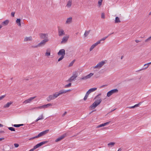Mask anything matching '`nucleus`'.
Masks as SVG:
<instances>
[{
  "label": "nucleus",
  "instance_id": "obj_34",
  "mask_svg": "<svg viewBox=\"0 0 151 151\" xmlns=\"http://www.w3.org/2000/svg\"><path fill=\"white\" fill-rule=\"evenodd\" d=\"M101 99H100L99 100H97L96 101H95V102H96V103H97L99 105L101 103Z\"/></svg>",
  "mask_w": 151,
  "mask_h": 151
},
{
  "label": "nucleus",
  "instance_id": "obj_33",
  "mask_svg": "<svg viewBox=\"0 0 151 151\" xmlns=\"http://www.w3.org/2000/svg\"><path fill=\"white\" fill-rule=\"evenodd\" d=\"M24 125L23 124H14L13 126L15 127H18L20 126H22Z\"/></svg>",
  "mask_w": 151,
  "mask_h": 151
},
{
  "label": "nucleus",
  "instance_id": "obj_39",
  "mask_svg": "<svg viewBox=\"0 0 151 151\" xmlns=\"http://www.w3.org/2000/svg\"><path fill=\"white\" fill-rule=\"evenodd\" d=\"M8 129L11 131H15V129L14 128L12 127H9Z\"/></svg>",
  "mask_w": 151,
  "mask_h": 151
},
{
  "label": "nucleus",
  "instance_id": "obj_14",
  "mask_svg": "<svg viewBox=\"0 0 151 151\" xmlns=\"http://www.w3.org/2000/svg\"><path fill=\"white\" fill-rule=\"evenodd\" d=\"M69 37V36L63 37L62 40L61 41V43L62 44L65 43L67 42Z\"/></svg>",
  "mask_w": 151,
  "mask_h": 151
},
{
  "label": "nucleus",
  "instance_id": "obj_7",
  "mask_svg": "<svg viewBox=\"0 0 151 151\" xmlns=\"http://www.w3.org/2000/svg\"><path fill=\"white\" fill-rule=\"evenodd\" d=\"M58 35L60 37H62L65 35V33L64 30L60 28H58Z\"/></svg>",
  "mask_w": 151,
  "mask_h": 151
},
{
  "label": "nucleus",
  "instance_id": "obj_4",
  "mask_svg": "<svg viewBox=\"0 0 151 151\" xmlns=\"http://www.w3.org/2000/svg\"><path fill=\"white\" fill-rule=\"evenodd\" d=\"M77 76V73L75 72L73 73V76L70 77L67 81V82H71L76 79Z\"/></svg>",
  "mask_w": 151,
  "mask_h": 151
},
{
  "label": "nucleus",
  "instance_id": "obj_45",
  "mask_svg": "<svg viewBox=\"0 0 151 151\" xmlns=\"http://www.w3.org/2000/svg\"><path fill=\"white\" fill-rule=\"evenodd\" d=\"M38 118L40 120H42L43 119L44 117L43 114H42Z\"/></svg>",
  "mask_w": 151,
  "mask_h": 151
},
{
  "label": "nucleus",
  "instance_id": "obj_2",
  "mask_svg": "<svg viewBox=\"0 0 151 151\" xmlns=\"http://www.w3.org/2000/svg\"><path fill=\"white\" fill-rule=\"evenodd\" d=\"M106 62L104 61H102L100 62H99L98 63L97 65L93 67V68L94 69H96L97 68H101L105 63H106Z\"/></svg>",
  "mask_w": 151,
  "mask_h": 151
},
{
  "label": "nucleus",
  "instance_id": "obj_61",
  "mask_svg": "<svg viewBox=\"0 0 151 151\" xmlns=\"http://www.w3.org/2000/svg\"><path fill=\"white\" fill-rule=\"evenodd\" d=\"M3 132H4V131H1L0 132V133H3Z\"/></svg>",
  "mask_w": 151,
  "mask_h": 151
},
{
  "label": "nucleus",
  "instance_id": "obj_38",
  "mask_svg": "<svg viewBox=\"0 0 151 151\" xmlns=\"http://www.w3.org/2000/svg\"><path fill=\"white\" fill-rule=\"evenodd\" d=\"M75 60H73V61H72L69 64V67H70L72 66V65H73V64L75 62Z\"/></svg>",
  "mask_w": 151,
  "mask_h": 151
},
{
  "label": "nucleus",
  "instance_id": "obj_42",
  "mask_svg": "<svg viewBox=\"0 0 151 151\" xmlns=\"http://www.w3.org/2000/svg\"><path fill=\"white\" fill-rule=\"evenodd\" d=\"M38 47H39V46H38V44L37 45L35 46L32 45L31 46V47L32 48H37Z\"/></svg>",
  "mask_w": 151,
  "mask_h": 151
},
{
  "label": "nucleus",
  "instance_id": "obj_63",
  "mask_svg": "<svg viewBox=\"0 0 151 151\" xmlns=\"http://www.w3.org/2000/svg\"><path fill=\"white\" fill-rule=\"evenodd\" d=\"M2 25L0 24V29L2 27Z\"/></svg>",
  "mask_w": 151,
  "mask_h": 151
},
{
  "label": "nucleus",
  "instance_id": "obj_20",
  "mask_svg": "<svg viewBox=\"0 0 151 151\" xmlns=\"http://www.w3.org/2000/svg\"><path fill=\"white\" fill-rule=\"evenodd\" d=\"M12 103L13 102L12 101H10V102H8L6 104L4 105L3 107L4 108H8Z\"/></svg>",
  "mask_w": 151,
  "mask_h": 151
},
{
  "label": "nucleus",
  "instance_id": "obj_44",
  "mask_svg": "<svg viewBox=\"0 0 151 151\" xmlns=\"http://www.w3.org/2000/svg\"><path fill=\"white\" fill-rule=\"evenodd\" d=\"M36 109H44L43 105L42 106H39L36 107Z\"/></svg>",
  "mask_w": 151,
  "mask_h": 151
},
{
  "label": "nucleus",
  "instance_id": "obj_50",
  "mask_svg": "<svg viewBox=\"0 0 151 151\" xmlns=\"http://www.w3.org/2000/svg\"><path fill=\"white\" fill-rule=\"evenodd\" d=\"M15 12H12L11 13V15L12 17H14V16Z\"/></svg>",
  "mask_w": 151,
  "mask_h": 151
},
{
  "label": "nucleus",
  "instance_id": "obj_10",
  "mask_svg": "<svg viewBox=\"0 0 151 151\" xmlns=\"http://www.w3.org/2000/svg\"><path fill=\"white\" fill-rule=\"evenodd\" d=\"M40 37L42 39H48V35L47 34L41 33L39 34Z\"/></svg>",
  "mask_w": 151,
  "mask_h": 151
},
{
  "label": "nucleus",
  "instance_id": "obj_43",
  "mask_svg": "<svg viewBox=\"0 0 151 151\" xmlns=\"http://www.w3.org/2000/svg\"><path fill=\"white\" fill-rule=\"evenodd\" d=\"M151 40V36H150V37H148L147 39L146 40H145V42H148L149 41H150Z\"/></svg>",
  "mask_w": 151,
  "mask_h": 151
},
{
  "label": "nucleus",
  "instance_id": "obj_49",
  "mask_svg": "<svg viewBox=\"0 0 151 151\" xmlns=\"http://www.w3.org/2000/svg\"><path fill=\"white\" fill-rule=\"evenodd\" d=\"M88 96H87V95H86L84 98V99H83L85 101L88 98Z\"/></svg>",
  "mask_w": 151,
  "mask_h": 151
},
{
  "label": "nucleus",
  "instance_id": "obj_5",
  "mask_svg": "<svg viewBox=\"0 0 151 151\" xmlns=\"http://www.w3.org/2000/svg\"><path fill=\"white\" fill-rule=\"evenodd\" d=\"M93 75V73H91L86 76L82 77L80 79L81 80H86L90 78Z\"/></svg>",
  "mask_w": 151,
  "mask_h": 151
},
{
  "label": "nucleus",
  "instance_id": "obj_19",
  "mask_svg": "<svg viewBox=\"0 0 151 151\" xmlns=\"http://www.w3.org/2000/svg\"><path fill=\"white\" fill-rule=\"evenodd\" d=\"M32 38L31 36L29 37H25L24 41V42H27L29 41H32Z\"/></svg>",
  "mask_w": 151,
  "mask_h": 151
},
{
  "label": "nucleus",
  "instance_id": "obj_28",
  "mask_svg": "<svg viewBox=\"0 0 151 151\" xmlns=\"http://www.w3.org/2000/svg\"><path fill=\"white\" fill-rule=\"evenodd\" d=\"M139 104H135V105L131 106H129L127 107L128 108H129V109H133L134 108L136 107H137L139 106Z\"/></svg>",
  "mask_w": 151,
  "mask_h": 151
},
{
  "label": "nucleus",
  "instance_id": "obj_60",
  "mask_svg": "<svg viewBox=\"0 0 151 151\" xmlns=\"http://www.w3.org/2000/svg\"><path fill=\"white\" fill-rule=\"evenodd\" d=\"M4 138H0V141L2 139H4Z\"/></svg>",
  "mask_w": 151,
  "mask_h": 151
},
{
  "label": "nucleus",
  "instance_id": "obj_27",
  "mask_svg": "<svg viewBox=\"0 0 151 151\" xmlns=\"http://www.w3.org/2000/svg\"><path fill=\"white\" fill-rule=\"evenodd\" d=\"M90 30L86 31L84 34V36L85 37H87L89 34Z\"/></svg>",
  "mask_w": 151,
  "mask_h": 151
},
{
  "label": "nucleus",
  "instance_id": "obj_1",
  "mask_svg": "<svg viewBox=\"0 0 151 151\" xmlns=\"http://www.w3.org/2000/svg\"><path fill=\"white\" fill-rule=\"evenodd\" d=\"M49 131V129H47V130L43 131L40 133L39 134H38L37 136L31 138L30 139H34L35 138H37L41 137L47 134L48 132Z\"/></svg>",
  "mask_w": 151,
  "mask_h": 151
},
{
  "label": "nucleus",
  "instance_id": "obj_25",
  "mask_svg": "<svg viewBox=\"0 0 151 151\" xmlns=\"http://www.w3.org/2000/svg\"><path fill=\"white\" fill-rule=\"evenodd\" d=\"M72 5V1L69 0L68 2L66 5V6L70 8L71 7Z\"/></svg>",
  "mask_w": 151,
  "mask_h": 151
},
{
  "label": "nucleus",
  "instance_id": "obj_57",
  "mask_svg": "<svg viewBox=\"0 0 151 151\" xmlns=\"http://www.w3.org/2000/svg\"><path fill=\"white\" fill-rule=\"evenodd\" d=\"M39 120H40L38 118L35 121V122H37Z\"/></svg>",
  "mask_w": 151,
  "mask_h": 151
},
{
  "label": "nucleus",
  "instance_id": "obj_17",
  "mask_svg": "<svg viewBox=\"0 0 151 151\" xmlns=\"http://www.w3.org/2000/svg\"><path fill=\"white\" fill-rule=\"evenodd\" d=\"M72 17H70L67 19L65 22L66 24H69L71 23L72 22Z\"/></svg>",
  "mask_w": 151,
  "mask_h": 151
},
{
  "label": "nucleus",
  "instance_id": "obj_3",
  "mask_svg": "<svg viewBox=\"0 0 151 151\" xmlns=\"http://www.w3.org/2000/svg\"><path fill=\"white\" fill-rule=\"evenodd\" d=\"M118 91L117 89H112L108 92L107 94V96L109 97L111 96L113 94L115 93H117Z\"/></svg>",
  "mask_w": 151,
  "mask_h": 151
},
{
  "label": "nucleus",
  "instance_id": "obj_30",
  "mask_svg": "<svg viewBox=\"0 0 151 151\" xmlns=\"http://www.w3.org/2000/svg\"><path fill=\"white\" fill-rule=\"evenodd\" d=\"M96 46V45L95 43L94 44H93V45H92L91 46V47L90 48L89 51H91L93 50V49L94 47H95Z\"/></svg>",
  "mask_w": 151,
  "mask_h": 151
},
{
  "label": "nucleus",
  "instance_id": "obj_29",
  "mask_svg": "<svg viewBox=\"0 0 151 151\" xmlns=\"http://www.w3.org/2000/svg\"><path fill=\"white\" fill-rule=\"evenodd\" d=\"M121 21L119 18L118 17H116L115 18V23H118L120 22Z\"/></svg>",
  "mask_w": 151,
  "mask_h": 151
},
{
  "label": "nucleus",
  "instance_id": "obj_23",
  "mask_svg": "<svg viewBox=\"0 0 151 151\" xmlns=\"http://www.w3.org/2000/svg\"><path fill=\"white\" fill-rule=\"evenodd\" d=\"M16 23L19 26L21 27V19H17L16 20Z\"/></svg>",
  "mask_w": 151,
  "mask_h": 151
},
{
  "label": "nucleus",
  "instance_id": "obj_21",
  "mask_svg": "<svg viewBox=\"0 0 151 151\" xmlns=\"http://www.w3.org/2000/svg\"><path fill=\"white\" fill-rule=\"evenodd\" d=\"M99 105L96 103V102H94L93 104L91 106V108L92 109H94L96 108Z\"/></svg>",
  "mask_w": 151,
  "mask_h": 151
},
{
  "label": "nucleus",
  "instance_id": "obj_46",
  "mask_svg": "<svg viewBox=\"0 0 151 151\" xmlns=\"http://www.w3.org/2000/svg\"><path fill=\"white\" fill-rule=\"evenodd\" d=\"M148 68V66H147V67H146L145 68H142L140 70H139L138 71H141L142 70H145L146 69H147Z\"/></svg>",
  "mask_w": 151,
  "mask_h": 151
},
{
  "label": "nucleus",
  "instance_id": "obj_47",
  "mask_svg": "<svg viewBox=\"0 0 151 151\" xmlns=\"http://www.w3.org/2000/svg\"><path fill=\"white\" fill-rule=\"evenodd\" d=\"M64 57L61 56V57L58 59V61L59 62L62 60L64 58Z\"/></svg>",
  "mask_w": 151,
  "mask_h": 151
},
{
  "label": "nucleus",
  "instance_id": "obj_22",
  "mask_svg": "<svg viewBox=\"0 0 151 151\" xmlns=\"http://www.w3.org/2000/svg\"><path fill=\"white\" fill-rule=\"evenodd\" d=\"M9 21L8 20H6L3 22H2L1 23V25L3 26H6L7 25L8 23H9Z\"/></svg>",
  "mask_w": 151,
  "mask_h": 151
},
{
  "label": "nucleus",
  "instance_id": "obj_64",
  "mask_svg": "<svg viewBox=\"0 0 151 151\" xmlns=\"http://www.w3.org/2000/svg\"><path fill=\"white\" fill-rule=\"evenodd\" d=\"M149 15H151V11L149 13Z\"/></svg>",
  "mask_w": 151,
  "mask_h": 151
},
{
  "label": "nucleus",
  "instance_id": "obj_12",
  "mask_svg": "<svg viewBox=\"0 0 151 151\" xmlns=\"http://www.w3.org/2000/svg\"><path fill=\"white\" fill-rule=\"evenodd\" d=\"M67 136L66 134H63V135H62L60 137H59L57 139H56L55 141L56 142H58L59 141H60L62 139H63V138H64L65 137H66Z\"/></svg>",
  "mask_w": 151,
  "mask_h": 151
},
{
  "label": "nucleus",
  "instance_id": "obj_11",
  "mask_svg": "<svg viewBox=\"0 0 151 151\" xmlns=\"http://www.w3.org/2000/svg\"><path fill=\"white\" fill-rule=\"evenodd\" d=\"M58 55H61L62 56L64 57L65 55V51L64 49L60 50L58 53Z\"/></svg>",
  "mask_w": 151,
  "mask_h": 151
},
{
  "label": "nucleus",
  "instance_id": "obj_6",
  "mask_svg": "<svg viewBox=\"0 0 151 151\" xmlns=\"http://www.w3.org/2000/svg\"><path fill=\"white\" fill-rule=\"evenodd\" d=\"M49 40L48 39H46L43 40L38 44V46H39V47H40L46 44V43Z\"/></svg>",
  "mask_w": 151,
  "mask_h": 151
},
{
  "label": "nucleus",
  "instance_id": "obj_55",
  "mask_svg": "<svg viewBox=\"0 0 151 151\" xmlns=\"http://www.w3.org/2000/svg\"><path fill=\"white\" fill-rule=\"evenodd\" d=\"M35 149H36V148H35V147H34L33 148L31 149L29 151H33Z\"/></svg>",
  "mask_w": 151,
  "mask_h": 151
},
{
  "label": "nucleus",
  "instance_id": "obj_41",
  "mask_svg": "<svg viewBox=\"0 0 151 151\" xmlns=\"http://www.w3.org/2000/svg\"><path fill=\"white\" fill-rule=\"evenodd\" d=\"M101 40H99L95 44L97 46L99 44L101 43Z\"/></svg>",
  "mask_w": 151,
  "mask_h": 151
},
{
  "label": "nucleus",
  "instance_id": "obj_13",
  "mask_svg": "<svg viewBox=\"0 0 151 151\" xmlns=\"http://www.w3.org/2000/svg\"><path fill=\"white\" fill-rule=\"evenodd\" d=\"M47 141H43L42 142H40V143L37 144L36 145H35V148L37 149V148L39 147L40 146H42V145L46 143H47Z\"/></svg>",
  "mask_w": 151,
  "mask_h": 151
},
{
  "label": "nucleus",
  "instance_id": "obj_36",
  "mask_svg": "<svg viewBox=\"0 0 151 151\" xmlns=\"http://www.w3.org/2000/svg\"><path fill=\"white\" fill-rule=\"evenodd\" d=\"M71 83H69L68 84L65 85V88L69 87L71 86Z\"/></svg>",
  "mask_w": 151,
  "mask_h": 151
},
{
  "label": "nucleus",
  "instance_id": "obj_48",
  "mask_svg": "<svg viewBox=\"0 0 151 151\" xmlns=\"http://www.w3.org/2000/svg\"><path fill=\"white\" fill-rule=\"evenodd\" d=\"M5 95H4L0 96V101L3 99L5 97Z\"/></svg>",
  "mask_w": 151,
  "mask_h": 151
},
{
  "label": "nucleus",
  "instance_id": "obj_53",
  "mask_svg": "<svg viewBox=\"0 0 151 151\" xmlns=\"http://www.w3.org/2000/svg\"><path fill=\"white\" fill-rule=\"evenodd\" d=\"M90 93V92L89 91H88L86 93V95H87V96H88L89 94Z\"/></svg>",
  "mask_w": 151,
  "mask_h": 151
},
{
  "label": "nucleus",
  "instance_id": "obj_37",
  "mask_svg": "<svg viewBox=\"0 0 151 151\" xmlns=\"http://www.w3.org/2000/svg\"><path fill=\"white\" fill-rule=\"evenodd\" d=\"M115 144L114 142H111L108 144V146H109L111 145V146H113Z\"/></svg>",
  "mask_w": 151,
  "mask_h": 151
},
{
  "label": "nucleus",
  "instance_id": "obj_15",
  "mask_svg": "<svg viewBox=\"0 0 151 151\" xmlns=\"http://www.w3.org/2000/svg\"><path fill=\"white\" fill-rule=\"evenodd\" d=\"M51 50L50 48H47L46 50L45 55L47 57H49L50 55Z\"/></svg>",
  "mask_w": 151,
  "mask_h": 151
},
{
  "label": "nucleus",
  "instance_id": "obj_32",
  "mask_svg": "<svg viewBox=\"0 0 151 151\" xmlns=\"http://www.w3.org/2000/svg\"><path fill=\"white\" fill-rule=\"evenodd\" d=\"M97 88H93L90 89L88 91L91 93V92L94 91L96 90H97Z\"/></svg>",
  "mask_w": 151,
  "mask_h": 151
},
{
  "label": "nucleus",
  "instance_id": "obj_9",
  "mask_svg": "<svg viewBox=\"0 0 151 151\" xmlns=\"http://www.w3.org/2000/svg\"><path fill=\"white\" fill-rule=\"evenodd\" d=\"M71 91V90L70 89L68 90H65L64 89H62L59 91L58 92V93L59 94V95H60L63 94H65L67 92H70Z\"/></svg>",
  "mask_w": 151,
  "mask_h": 151
},
{
  "label": "nucleus",
  "instance_id": "obj_59",
  "mask_svg": "<svg viewBox=\"0 0 151 151\" xmlns=\"http://www.w3.org/2000/svg\"><path fill=\"white\" fill-rule=\"evenodd\" d=\"M36 109V107H34V108H33L32 109V110H33L34 109Z\"/></svg>",
  "mask_w": 151,
  "mask_h": 151
},
{
  "label": "nucleus",
  "instance_id": "obj_40",
  "mask_svg": "<svg viewBox=\"0 0 151 151\" xmlns=\"http://www.w3.org/2000/svg\"><path fill=\"white\" fill-rule=\"evenodd\" d=\"M101 18L103 19H104L105 18V14L104 12L101 13Z\"/></svg>",
  "mask_w": 151,
  "mask_h": 151
},
{
  "label": "nucleus",
  "instance_id": "obj_31",
  "mask_svg": "<svg viewBox=\"0 0 151 151\" xmlns=\"http://www.w3.org/2000/svg\"><path fill=\"white\" fill-rule=\"evenodd\" d=\"M111 34H109V35L107 36V37H103V38L101 39V43H103L104 42V40L107 38Z\"/></svg>",
  "mask_w": 151,
  "mask_h": 151
},
{
  "label": "nucleus",
  "instance_id": "obj_24",
  "mask_svg": "<svg viewBox=\"0 0 151 151\" xmlns=\"http://www.w3.org/2000/svg\"><path fill=\"white\" fill-rule=\"evenodd\" d=\"M44 109L47 108L49 106H52V104L50 103L48 104H46L43 105Z\"/></svg>",
  "mask_w": 151,
  "mask_h": 151
},
{
  "label": "nucleus",
  "instance_id": "obj_52",
  "mask_svg": "<svg viewBox=\"0 0 151 151\" xmlns=\"http://www.w3.org/2000/svg\"><path fill=\"white\" fill-rule=\"evenodd\" d=\"M67 114V112L65 111L64 112V113L62 114V116L64 117Z\"/></svg>",
  "mask_w": 151,
  "mask_h": 151
},
{
  "label": "nucleus",
  "instance_id": "obj_56",
  "mask_svg": "<svg viewBox=\"0 0 151 151\" xmlns=\"http://www.w3.org/2000/svg\"><path fill=\"white\" fill-rule=\"evenodd\" d=\"M135 42H136V43H138L139 42H140V41H139V40H135Z\"/></svg>",
  "mask_w": 151,
  "mask_h": 151
},
{
  "label": "nucleus",
  "instance_id": "obj_58",
  "mask_svg": "<svg viewBox=\"0 0 151 151\" xmlns=\"http://www.w3.org/2000/svg\"><path fill=\"white\" fill-rule=\"evenodd\" d=\"M3 125L1 124H0V127H3Z\"/></svg>",
  "mask_w": 151,
  "mask_h": 151
},
{
  "label": "nucleus",
  "instance_id": "obj_26",
  "mask_svg": "<svg viewBox=\"0 0 151 151\" xmlns=\"http://www.w3.org/2000/svg\"><path fill=\"white\" fill-rule=\"evenodd\" d=\"M54 99L57 98L58 96H59L58 92H55L54 93L52 94Z\"/></svg>",
  "mask_w": 151,
  "mask_h": 151
},
{
  "label": "nucleus",
  "instance_id": "obj_62",
  "mask_svg": "<svg viewBox=\"0 0 151 151\" xmlns=\"http://www.w3.org/2000/svg\"><path fill=\"white\" fill-rule=\"evenodd\" d=\"M124 57L123 56H122L121 57V59H123V58Z\"/></svg>",
  "mask_w": 151,
  "mask_h": 151
},
{
  "label": "nucleus",
  "instance_id": "obj_51",
  "mask_svg": "<svg viewBox=\"0 0 151 151\" xmlns=\"http://www.w3.org/2000/svg\"><path fill=\"white\" fill-rule=\"evenodd\" d=\"M14 146L16 147H18L19 145L15 143L14 144Z\"/></svg>",
  "mask_w": 151,
  "mask_h": 151
},
{
  "label": "nucleus",
  "instance_id": "obj_54",
  "mask_svg": "<svg viewBox=\"0 0 151 151\" xmlns=\"http://www.w3.org/2000/svg\"><path fill=\"white\" fill-rule=\"evenodd\" d=\"M150 63H148L146 64H145V65H144V66H146V65H147V66H148H148H149V65H150Z\"/></svg>",
  "mask_w": 151,
  "mask_h": 151
},
{
  "label": "nucleus",
  "instance_id": "obj_16",
  "mask_svg": "<svg viewBox=\"0 0 151 151\" xmlns=\"http://www.w3.org/2000/svg\"><path fill=\"white\" fill-rule=\"evenodd\" d=\"M110 122H107L106 123H104L101 124H100L99 125H98L97 127L96 128H100L102 127H104L105 126H106Z\"/></svg>",
  "mask_w": 151,
  "mask_h": 151
},
{
  "label": "nucleus",
  "instance_id": "obj_35",
  "mask_svg": "<svg viewBox=\"0 0 151 151\" xmlns=\"http://www.w3.org/2000/svg\"><path fill=\"white\" fill-rule=\"evenodd\" d=\"M102 1L103 0H99L98 4L99 6H100L101 5Z\"/></svg>",
  "mask_w": 151,
  "mask_h": 151
},
{
  "label": "nucleus",
  "instance_id": "obj_18",
  "mask_svg": "<svg viewBox=\"0 0 151 151\" xmlns=\"http://www.w3.org/2000/svg\"><path fill=\"white\" fill-rule=\"evenodd\" d=\"M55 99L53 95H51L49 96L47 98V100L48 101H50L51 100Z\"/></svg>",
  "mask_w": 151,
  "mask_h": 151
},
{
  "label": "nucleus",
  "instance_id": "obj_8",
  "mask_svg": "<svg viewBox=\"0 0 151 151\" xmlns=\"http://www.w3.org/2000/svg\"><path fill=\"white\" fill-rule=\"evenodd\" d=\"M36 97V96H34V97H31L30 98L25 100L23 102V104H26L27 103H30V102H31L32 101L33 99H34Z\"/></svg>",
  "mask_w": 151,
  "mask_h": 151
}]
</instances>
